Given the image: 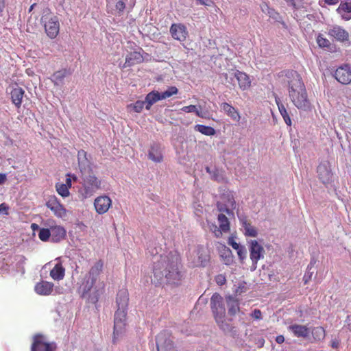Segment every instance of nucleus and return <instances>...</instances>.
Wrapping results in <instances>:
<instances>
[{
  "label": "nucleus",
  "mask_w": 351,
  "mask_h": 351,
  "mask_svg": "<svg viewBox=\"0 0 351 351\" xmlns=\"http://www.w3.org/2000/svg\"><path fill=\"white\" fill-rule=\"evenodd\" d=\"M103 267L104 263L101 261H96L79 282L77 289L79 294L92 304L98 302L104 290V283L99 279Z\"/></svg>",
  "instance_id": "f257e3e1"
},
{
  "label": "nucleus",
  "mask_w": 351,
  "mask_h": 351,
  "mask_svg": "<svg viewBox=\"0 0 351 351\" xmlns=\"http://www.w3.org/2000/svg\"><path fill=\"white\" fill-rule=\"evenodd\" d=\"M153 273L152 280L155 284H178L182 277L178 269V258L170 261L167 256H160L154 263Z\"/></svg>",
  "instance_id": "f03ea898"
},
{
  "label": "nucleus",
  "mask_w": 351,
  "mask_h": 351,
  "mask_svg": "<svg viewBox=\"0 0 351 351\" xmlns=\"http://www.w3.org/2000/svg\"><path fill=\"white\" fill-rule=\"evenodd\" d=\"M79 168L82 173V187L79 193L82 199H86L101 189V181L91 171L90 163L86 157V152L80 150L77 154Z\"/></svg>",
  "instance_id": "7ed1b4c3"
},
{
  "label": "nucleus",
  "mask_w": 351,
  "mask_h": 351,
  "mask_svg": "<svg viewBox=\"0 0 351 351\" xmlns=\"http://www.w3.org/2000/svg\"><path fill=\"white\" fill-rule=\"evenodd\" d=\"M288 95L293 104L299 110L308 111L311 104L300 75L294 71L288 72Z\"/></svg>",
  "instance_id": "20e7f679"
},
{
  "label": "nucleus",
  "mask_w": 351,
  "mask_h": 351,
  "mask_svg": "<svg viewBox=\"0 0 351 351\" xmlns=\"http://www.w3.org/2000/svg\"><path fill=\"white\" fill-rule=\"evenodd\" d=\"M225 304L220 294L215 293L212 295L210 306L217 325L225 333L234 335L236 334L235 327L230 324L232 319L228 318Z\"/></svg>",
  "instance_id": "39448f33"
},
{
  "label": "nucleus",
  "mask_w": 351,
  "mask_h": 351,
  "mask_svg": "<svg viewBox=\"0 0 351 351\" xmlns=\"http://www.w3.org/2000/svg\"><path fill=\"white\" fill-rule=\"evenodd\" d=\"M208 260V250L202 246L194 248L188 256V261L192 267H204Z\"/></svg>",
  "instance_id": "423d86ee"
},
{
  "label": "nucleus",
  "mask_w": 351,
  "mask_h": 351,
  "mask_svg": "<svg viewBox=\"0 0 351 351\" xmlns=\"http://www.w3.org/2000/svg\"><path fill=\"white\" fill-rule=\"evenodd\" d=\"M126 311H117L114 314L113 341L121 337L125 332Z\"/></svg>",
  "instance_id": "0eeeda50"
},
{
  "label": "nucleus",
  "mask_w": 351,
  "mask_h": 351,
  "mask_svg": "<svg viewBox=\"0 0 351 351\" xmlns=\"http://www.w3.org/2000/svg\"><path fill=\"white\" fill-rule=\"evenodd\" d=\"M248 243L250 259L252 262V266L255 269L258 261L264 258L265 250L263 245L256 240H251Z\"/></svg>",
  "instance_id": "6e6552de"
},
{
  "label": "nucleus",
  "mask_w": 351,
  "mask_h": 351,
  "mask_svg": "<svg viewBox=\"0 0 351 351\" xmlns=\"http://www.w3.org/2000/svg\"><path fill=\"white\" fill-rule=\"evenodd\" d=\"M44 26L47 36L50 38H55L60 30L59 20L57 16H43Z\"/></svg>",
  "instance_id": "1a4fd4ad"
},
{
  "label": "nucleus",
  "mask_w": 351,
  "mask_h": 351,
  "mask_svg": "<svg viewBox=\"0 0 351 351\" xmlns=\"http://www.w3.org/2000/svg\"><path fill=\"white\" fill-rule=\"evenodd\" d=\"M56 349V344L49 343L44 336L37 335L34 337L31 351H55Z\"/></svg>",
  "instance_id": "9d476101"
},
{
  "label": "nucleus",
  "mask_w": 351,
  "mask_h": 351,
  "mask_svg": "<svg viewBox=\"0 0 351 351\" xmlns=\"http://www.w3.org/2000/svg\"><path fill=\"white\" fill-rule=\"evenodd\" d=\"M46 206L53 213V215L60 219H66L67 217V210L60 202L55 196L51 197L47 202Z\"/></svg>",
  "instance_id": "9b49d317"
},
{
  "label": "nucleus",
  "mask_w": 351,
  "mask_h": 351,
  "mask_svg": "<svg viewBox=\"0 0 351 351\" xmlns=\"http://www.w3.org/2000/svg\"><path fill=\"white\" fill-rule=\"evenodd\" d=\"M292 5L294 8V18L298 21L304 17L309 18L311 16V14H307L310 12L311 7L306 3H304L301 0H293Z\"/></svg>",
  "instance_id": "f8f14e48"
},
{
  "label": "nucleus",
  "mask_w": 351,
  "mask_h": 351,
  "mask_svg": "<svg viewBox=\"0 0 351 351\" xmlns=\"http://www.w3.org/2000/svg\"><path fill=\"white\" fill-rule=\"evenodd\" d=\"M334 77L342 84L351 83V67L349 64H344L339 66L335 71Z\"/></svg>",
  "instance_id": "ddd939ff"
},
{
  "label": "nucleus",
  "mask_w": 351,
  "mask_h": 351,
  "mask_svg": "<svg viewBox=\"0 0 351 351\" xmlns=\"http://www.w3.org/2000/svg\"><path fill=\"white\" fill-rule=\"evenodd\" d=\"M317 174L319 179L324 184L329 183L332 178L330 163L328 161L321 162L317 167Z\"/></svg>",
  "instance_id": "4468645a"
},
{
  "label": "nucleus",
  "mask_w": 351,
  "mask_h": 351,
  "mask_svg": "<svg viewBox=\"0 0 351 351\" xmlns=\"http://www.w3.org/2000/svg\"><path fill=\"white\" fill-rule=\"evenodd\" d=\"M112 206V200L107 195H101L95 198L94 207L99 215L107 213Z\"/></svg>",
  "instance_id": "2eb2a0df"
},
{
  "label": "nucleus",
  "mask_w": 351,
  "mask_h": 351,
  "mask_svg": "<svg viewBox=\"0 0 351 351\" xmlns=\"http://www.w3.org/2000/svg\"><path fill=\"white\" fill-rule=\"evenodd\" d=\"M156 341L158 351H174L173 341L165 332L158 334Z\"/></svg>",
  "instance_id": "dca6fc26"
},
{
  "label": "nucleus",
  "mask_w": 351,
  "mask_h": 351,
  "mask_svg": "<svg viewBox=\"0 0 351 351\" xmlns=\"http://www.w3.org/2000/svg\"><path fill=\"white\" fill-rule=\"evenodd\" d=\"M170 33L174 39L180 42L184 41L188 36L186 26L181 23L172 24L170 27Z\"/></svg>",
  "instance_id": "f3484780"
},
{
  "label": "nucleus",
  "mask_w": 351,
  "mask_h": 351,
  "mask_svg": "<svg viewBox=\"0 0 351 351\" xmlns=\"http://www.w3.org/2000/svg\"><path fill=\"white\" fill-rule=\"evenodd\" d=\"M224 204L218 203L217 208L220 212H226L228 215H233L231 210L234 209L236 206V202L234 199L233 194L230 192L226 195V197H223Z\"/></svg>",
  "instance_id": "a211bd4d"
},
{
  "label": "nucleus",
  "mask_w": 351,
  "mask_h": 351,
  "mask_svg": "<svg viewBox=\"0 0 351 351\" xmlns=\"http://www.w3.org/2000/svg\"><path fill=\"white\" fill-rule=\"evenodd\" d=\"M53 221H48L47 224L49 226L51 231V238L54 242H58L62 240L66 236V230L64 227L59 225H51Z\"/></svg>",
  "instance_id": "6ab92c4d"
},
{
  "label": "nucleus",
  "mask_w": 351,
  "mask_h": 351,
  "mask_svg": "<svg viewBox=\"0 0 351 351\" xmlns=\"http://www.w3.org/2000/svg\"><path fill=\"white\" fill-rule=\"evenodd\" d=\"M328 35L339 42L346 41L349 38L348 32L338 25L332 26L328 29Z\"/></svg>",
  "instance_id": "aec40b11"
},
{
  "label": "nucleus",
  "mask_w": 351,
  "mask_h": 351,
  "mask_svg": "<svg viewBox=\"0 0 351 351\" xmlns=\"http://www.w3.org/2000/svg\"><path fill=\"white\" fill-rule=\"evenodd\" d=\"M129 301L128 291L125 289H121L119 291L117 295L116 304L117 306V311H126L128 308Z\"/></svg>",
  "instance_id": "412c9836"
},
{
  "label": "nucleus",
  "mask_w": 351,
  "mask_h": 351,
  "mask_svg": "<svg viewBox=\"0 0 351 351\" xmlns=\"http://www.w3.org/2000/svg\"><path fill=\"white\" fill-rule=\"evenodd\" d=\"M54 285L52 282L42 280L37 282L34 287L35 292L40 295H49L53 291Z\"/></svg>",
  "instance_id": "4be33fe9"
},
{
  "label": "nucleus",
  "mask_w": 351,
  "mask_h": 351,
  "mask_svg": "<svg viewBox=\"0 0 351 351\" xmlns=\"http://www.w3.org/2000/svg\"><path fill=\"white\" fill-rule=\"evenodd\" d=\"M71 75V71L66 69H62L53 73L50 80L56 86H62L64 84V80L66 76Z\"/></svg>",
  "instance_id": "5701e85b"
},
{
  "label": "nucleus",
  "mask_w": 351,
  "mask_h": 351,
  "mask_svg": "<svg viewBox=\"0 0 351 351\" xmlns=\"http://www.w3.org/2000/svg\"><path fill=\"white\" fill-rule=\"evenodd\" d=\"M239 221L245 236L251 237L258 236L257 229L251 225L245 217H239Z\"/></svg>",
  "instance_id": "b1692460"
},
{
  "label": "nucleus",
  "mask_w": 351,
  "mask_h": 351,
  "mask_svg": "<svg viewBox=\"0 0 351 351\" xmlns=\"http://www.w3.org/2000/svg\"><path fill=\"white\" fill-rule=\"evenodd\" d=\"M226 304L228 308V318H232L233 319V317L240 312L239 300L229 295L226 297Z\"/></svg>",
  "instance_id": "393cba45"
},
{
  "label": "nucleus",
  "mask_w": 351,
  "mask_h": 351,
  "mask_svg": "<svg viewBox=\"0 0 351 351\" xmlns=\"http://www.w3.org/2000/svg\"><path fill=\"white\" fill-rule=\"evenodd\" d=\"M57 263L53 268L50 271V276L54 280H61L64 278L65 275V269L60 263V258L56 259Z\"/></svg>",
  "instance_id": "a878e982"
},
{
  "label": "nucleus",
  "mask_w": 351,
  "mask_h": 351,
  "mask_svg": "<svg viewBox=\"0 0 351 351\" xmlns=\"http://www.w3.org/2000/svg\"><path fill=\"white\" fill-rule=\"evenodd\" d=\"M180 110L186 112H195L197 116L204 119H209L210 114L207 110H203L201 106L189 105L182 107Z\"/></svg>",
  "instance_id": "bb28decb"
},
{
  "label": "nucleus",
  "mask_w": 351,
  "mask_h": 351,
  "mask_svg": "<svg viewBox=\"0 0 351 351\" xmlns=\"http://www.w3.org/2000/svg\"><path fill=\"white\" fill-rule=\"evenodd\" d=\"M234 75L237 78L241 89L245 90L250 87L251 80L250 77L245 73L236 71Z\"/></svg>",
  "instance_id": "cd10ccee"
},
{
  "label": "nucleus",
  "mask_w": 351,
  "mask_h": 351,
  "mask_svg": "<svg viewBox=\"0 0 351 351\" xmlns=\"http://www.w3.org/2000/svg\"><path fill=\"white\" fill-rule=\"evenodd\" d=\"M337 12L346 21L351 19V0L341 2L337 9Z\"/></svg>",
  "instance_id": "c85d7f7f"
},
{
  "label": "nucleus",
  "mask_w": 351,
  "mask_h": 351,
  "mask_svg": "<svg viewBox=\"0 0 351 351\" xmlns=\"http://www.w3.org/2000/svg\"><path fill=\"white\" fill-rule=\"evenodd\" d=\"M288 329L297 337L306 338L310 333L309 328L304 325L293 324L289 326Z\"/></svg>",
  "instance_id": "c756f323"
},
{
  "label": "nucleus",
  "mask_w": 351,
  "mask_h": 351,
  "mask_svg": "<svg viewBox=\"0 0 351 351\" xmlns=\"http://www.w3.org/2000/svg\"><path fill=\"white\" fill-rule=\"evenodd\" d=\"M148 158L155 162H162L163 157L161 147L156 144L152 145L149 150Z\"/></svg>",
  "instance_id": "7c9ffc66"
},
{
  "label": "nucleus",
  "mask_w": 351,
  "mask_h": 351,
  "mask_svg": "<svg viewBox=\"0 0 351 351\" xmlns=\"http://www.w3.org/2000/svg\"><path fill=\"white\" fill-rule=\"evenodd\" d=\"M24 94V90L20 87L13 88L11 91V99L16 108L21 107Z\"/></svg>",
  "instance_id": "2f4dec72"
},
{
  "label": "nucleus",
  "mask_w": 351,
  "mask_h": 351,
  "mask_svg": "<svg viewBox=\"0 0 351 351\" xmlns=\"http://www.w3.org/2000/svg\"><path fill=\"white\" fill-rule=\"evenodd\" d=\"M221 108L233 121H239L241 116L237 109L228 103H222Z\"/></svg>",
  "instance_id": "473e14b6"
},
{
  "label": "nucleus",
  "mask_w": 351,
  "mask_h": 351,
  "mask_svg": "<svg viewBox=\"0 0 351 351\" xmlns=\"http://www.w3.org/2000/svg\"><path fill=\"white\" fill-rule=\"evenodd\" d=\"M228 243L237 251L241 260H243L246 258L247 252L245 247L237 243L234 238H229Z\"/></svg>",
  "instance_id": "72a5a7b5"
},
{
  "label": "nucleus",
  "mask_w": 351,
  "mask_h": 351,
  "mask_svg": "<svg viewBox=\"0 0 351 351\" xmlns=\"http://www.w3.org/2000/svg\"><path fill=\"white\" fill-rule=\"evenodd\" d=\"M143 57L140 52L133 51L127 55L123 66L128 67L142 61Z\"/></svg>",
  "instance_id": "f704fd0d"
},
{
  "label": "nucleus",
  "mask_w": 351,
  "mask_h": 351,
  "mask_svg": "<svg viewBox=\"0 0 351 351\" xmlns=\"http://www.w3.org/2000/svg\"><path fill=\"white\" fill-rule=\"evenodd\" d=\"M162 100L161 93L158 91H152L148 93L145 97L146 106L145 108L147 110H149L151 106L155 104L156 102Z\"/></svg>",
  "instance_id": "c9c22d12"
},
{
  "label": "nucleus",
  "mask_w": 351,
  "mask_h": 351,
  "mask_svg": "<svg viewBox=\"0 0 351 351\" xmlns=\"http://www.w3.org/2000/svg\"><path fill=\"white\" fill-rule=\"evenodd\" d=\"M217 219L221 231L225 233L228 232L230 230V222L228 217L223 213H221L218 215Z\"/></svg>",
  "instance_id": "e433bc0d"
},
{
  "label": "nucleus",
  "mask_w": 351,
  "mask_h": 351,
  "mask_svg": "<svg viewBox=\"0 0 351 351\" xmlns=\"http://www.w3.org/2000/svg\"><path fill=\"white\" fill-rule=\"evenodd\" d=\"M276 101L279 112H280L281 116L282 117L285 122L286 123V124L287 125L290 126L291 125V118L287 111V109L285 108V106L282 104H281L278 99H276Z\"/></svg>",
  "instance_id": "4c0bfd02"
},
{
  "label": "nucleus",
  "mask_w": 351,
  "mask_h": 351,
  "mask_svg": "<svg viewBox=\"0 0 351 351\" xmlns=\"http://www.w3.org/2000/svg\"><path fill=\"white\" fill-rule=\"evenodd\" d=\"M195 130L206 136H213L216 133L215 130L213 128L200 124L196 125L195 126Z\"/></svg>",
  "instance_id": "58836bf2"
},
{
  "label": "nucleus",
  "mask_w": 351,
  "mask_h": 351,
  "mask_svg": "<svg viewBox=\"0 0 351 351\" xmlns=\"http://www.w3.org/2000/svg\"><path fill=\"white\" fill-rule=\"evenodd\" d=\"M146 104L143 101H137L134 104H130L127 106V110L130 112H135L140 113L144 108V105Z\"/></svg>",
  "instance_id": "ea45409f"
},
{
  "label": "nucleus",
  "mask_w": 351,
  "mask_h": 351,
  "mask_svg": "<svg viewBox=\"0 0 351 351\" xmlns=\"http://www.w3.org/2000/svg\"><path fill=\"white\" fill-rule=\"evenodd\" d=\"M311 332L313 338L316 341H322L326 336L325 330L321 326L313 328Z\"/></svg>",
  "instance_id": "a19ab883"
},
{
  "label": "nucleus",
  "mask_w": 351,
  "mask_h": 351,
  "mask_svg": "<svg viewBox=\"0 0 351 351\" xmlns=\"http://www.w3.org/2000/svg\"><path fill=\"white\" fill-rule=\"evenodd\" d=\"M318 46L321 48L329 49L330 47V42L322 34H319L316 39Z\"/></svg>",
  "instance_id": "79ce46f5"
},
{
  "label": "nucleus",
  "mask_w": 351,
  "mask_h": 351,
  "mask_svg": "<svg viewBox=\"0 0 351 351\" xmlns=\"http://www.w3.org/2000/svg\"><path fill=\"white\" fill-rule=\"evenodd\" d=\"M56 189L58 193L62 197H66L70 195L69 189L63 183H57L56 184Z\"/></svg>",
  "instance_id": "37998d69"
},
{
  "label": "nucleus",
  "mask_w": 351,
  "mask_h": 351,
  "mask_svg": "<svg viewBox=\"0 0 351 351\" xmlns=\"http://www.w3.org/2000/svg\"><path fill=\"white\" fill-rule=\"evenodd\" d=\"M178 93V89L176 86H170L165 91L160 93L162 99H166Z\"/></svg>",
  "instance_id": "c03bdc74"
},
{
  "label": "nucleus",
  "mask_w": 351,
  "mask_h": 351,
  "mask_svg": "<svg viewBox=\"0 0 351 351\" xmlns=\"http://www.w3.org/2000/svg\"><path fill=\"white\" fill-rule=\"evenodd\" d=\"M38 237L43 241H47L51 237V231L48 228H41L38 232Z\"/></svg>",
  "instance_id": "a18cd8bd"
},
{
  "label": "nucleus",
  "mask_w": 351,
  "mask_h": 351,
  "mask_svg": "<svg viewBox=\"0 0 351 351\" xmlns=\"http://www.w3.org/2000/svg\"><path fill=\"white\" fill-rule=\"evenodd\" d=\"M206 170L210 174V176L213 180H217L218 182L221 181L223 180L222 176L219 174L218 170L215 169H211L208 167H206Z\"/></svg>",
  "instance_id": "49530a36"
},
{
  "label": "nucleus",
  "mask_w": 351,
  "mask_h": 351,
  "mask_svg": "<svg viewBox=\"0 0 351 351\" xmlns=\"http://www.w3.org/2000/svg\"><path fill=\"white\" fill-rule=\"evenodd\" d=\"M208 227L210 230L214 233L216 237H221L223 232L221 231L219 227H217L216 224L208 223Z\"/></svg>",
  "instance_id": "de8ad7c7"
},
{
  "label": "nucleus",
  "mask_w": 351,
  "mask_h": 351,
  "mask_svg": "<svg viewBox=\"0 0 351 351\" xmlns=\"http://www.w3.org/2000/svg\"><path fill=\"white\" fill-rule=\"evenodd\" d=\"M127 0H118L115 4V8L119 12H123L125 8Z\"/></svg>",
  "instance_id": "09e8293b"
},
{
  "label": "nucleus",
  "mask_w": 351,
  "mask_h": 351,
  "mask_svg": "<svg viewBox=\"0 0 351 351\" xmlns=\"http://www.w3.org/2000/svg\"><path fill=\"white\" fill-rule=\"evenodd\" d=\"M215 282L218 285H223L226 282V278L224 275L219 274L215 277Z\"/></svg>",
  "instance_id": "8fccbe9b"
},
{
  "label": "nucleus",
  "mask_w": 351,
  "mask_h": 351,
  "mask_svg": "<svg viewBox=\"0 0 351 351\" xmlns=\"http://www.w3.org/2000/svg\"><path fill=\"white\" fill-rule=\"evenodd\" d=\"M71 178H73L74 180H76L77 177L74 175L67 174L66 178V182L63 184V185H66V187L69 189V188L71 187Z\"/></svg>",
  "instance_id": "3c124183"
},
{
  "label": "nucleus",
  "mask_w": 351,
  "mask_h": 351,
  "mask_svg": "<svg viewBox=\"0 0 351 351\" xmlns=\"http://www.w3.org/2000/svg\"><path fill=\"white\" fill-rule=\"evenodd\" d=\"M25 262H26V258L25 256H19L18 257V264L21 265V271L22 272V274H24V272H25V269L23 267V265L25 264Z\"/></svg>",
  "instance_id": "603ef678"
},
{
  "label": "nucleus",
  "mask_w": 351,
  "mask_h": 351,
  "mask_svg": "<svg viewBox=\"0 0 351 351\" xmlns=\"http://www.w3.org/2000/svg\"><path fill=\"white\" fill-rule=\"evenodd\" d=\"M246 284L245 282H243L239 285V286L236 289V293L237 294H241V293L244 292L246 289Z\"/></svg>",
  "instance_id": "864d4df0"
},
{
  "label": "nucleus",
  "mask_w": 351,
  "mask_h": 351,
  "mask_svg": "<svg viewBox=\"0 0 351 351\" xmlns=\"http://www.w3.org/2000/svg\"><path fill=\"white\" fill-rule=\"evenodd\" d=\"M252 316L254 318L256 319H261V311H260V310H258V309H255V310L253 311V313H252Z\"/></svg>",
  "instance_id": "5fc2aeb1"
},
{
  "label": "nucleus",
  "mask_w": 351,
  "mask_h": 351,
  "mask_svg": "<svg viewBox=\"0 0 351 351\" xmlns=\"http://www.w3.org/2000/svg\"><path fill=\"white\" fill-rule=\"evenodd\" d=\"M199 4L210 6L212 3L210 0H196Z\"/></svg>",
  "instance_id": "6e6d98bb"
},
{
  "label": "nucleus",
  "mask_w": 351,
  "mask_h": 351,
  "mask_svg": "<svg viewBox=\"0 0 351 351\" xmlns=\"http://www.w3.org/2000/svg\"><path fill=\"white\" fill-rule=\"evenodd\" d=\"M8 209V206L5 203L0 204V213L5 212L7 214Z\"/></svg>",
  "instance_id": "4d7b16f0"
},
{
  "label": "nucleus",
  "mask_w": 351,
  "mask_h": 351,
  "mask_svg": "<svg viewBox=\"0 0 351 351\" xmlns=\"http://www.w3.org/2000/svg\"><path fill=\"white\" fill-rule=\"evenodd\" d=\"M6 180H7L6 174L0 173V185L4 184L6 181Z\"/></svg>",
  "instance_id": "13d9d810"
},
{
  "label": "nucleus",
  "mask_w": 351,
  "mask_h": 351,
  "mask_svg": "<svg viewBox=\"0 0 351 351\" xmlns=\"http://www.w3.org/2000/svg\"><path fill=\"white\" fill-rule=\"evenodd\" d=\"M276 341L279 343V344H281L284 341H285V337L284 336L282 335H278L276 337Z\"/></svg>",
  "instance_id": "bf43d9fd"
},
{
  "label": "nucleus",
  "mask_w": 351,
  "mask_h": 351,
  "mask_svg": "<svg viewBox=\"0 0 351 351\" xmlns=\"http://www.w3.org/2000/svg\"><path fill=\"white\" fill-rule=\"evenodd\" d=\"M325 3L328 5H336L339 3V0H324Z\"/></svg>",
  "instance_id": "052dcab7"
},
{
  "label": "nucleus",
  "mask_w": 351,
  "mask_h": 351,
  "mask_svg": "<svg viewBox=\"0 0 351 351\" xmlns=\"http://www.w3.org/2000/svg\"><path fill=\"white\" fill-rule=\"evenodd\" d=\"M5 7V0H0V14L3 12Z\"/></svg>",
  "instance_id": "680f3d73"
},
{
  "label": "nucleus",
  "mask_w": 351,
  "mask_h": 351,
  "mask_svg": "<svg viewBox=\"0 0 351 351\" xmlns=\"http://www.w3.org/2000/svg\"><path fill=\"white\" fill-rule=\"evenodd\" d=\"M311 275H307V274H305L304 276V283L306 284L309 279L311 278Z\"/></svg>",
  "instance_id": "e2e57ef3"
},
{
  "label": "nucleus",
  "mask_w": 351,
  "mask_h": 351,
  "mask_svg": "<svg viewBox=\"0 0 351 351\" xmlns=\"http://www.w3.org/2000/svg\"><path fill=\"white\" fill-rule=\"evenodd\" d=\"M32 227L33 229H35L36 228H38V225H36L35 223H32Z\"/></svg>",
  "instance_id": "0e129e2a"
},
{
  "label": "nucleus",
  "mask_w": 351,
  "mask_h": 351,
  "mask_svg": "<svg viewBox=\"0 0 351 351\" xmlns=\"http://www.w3.org/2000/svg\"><path fill=\"white\" fill-rule=\"evenodd\" d=\"M224 76H225L226 79H227L228 75L227 74H224Z\"/></svg>",
  "instance_id": "69168bd1"
},
{
  "label": "nucleus",
  "mask_w": 351,
  "mask_h": 351,
  "mask_svg": "<svg viewBox=\"0 0 351 351\" xmlns=\"http://www.w3.org/2000/svg\"><path fill=\"white\" fill-rule=\"evenodd\" d=\"M33 10V5L31 6L30 10Z\"/></svg>",
  "instance_id": "338daca9"
}]
</instances>
